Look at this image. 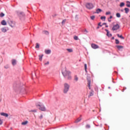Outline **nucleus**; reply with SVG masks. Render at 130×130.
Masks as SVG:
<instances>
[{
	"label": "nucleus",
	"instance_id": "obj_9",
	"mask_svg": "<svg viewBox=\"0 0 130 130\" xmlns=\"http://www.w3.org/2000/svg\"><path fill=\"white\" fill-rule=\"evenodd\" d=\"M91 47L93 49H97V48H99V46L95 44H92Z\"/></svg>",
	"mask_w": 130,
	"mask_h": 130
},
{
	"label": "nucleus",
	"instance_id": "obj_43",
	"mask_svg": "<svg viewBox=\"0 0 130 130\" xmlns=\"http://www.w3.org/2000/svg\"><path fill=\"white\" fill-rule=\"evenodd\" d=\"M5 69H9V65H6L4 67Z\"/></svg>",
	"mask_w": 130,
	"mask_h": 130
},
{
	"label": "nucleus",
	"instance_id": "obj_15",
	"mask_svg": "<svg viewBox=\"0 0 130 130\" xmlns=\"http://www.w3.org/2000/svg\"><path fill=\"white\" fill-rule=\"evenodd\" d=\"M94 95V91L93 90H91L90 92L89 95H88V98H90L91 96H93Z\"/></svg>",
	"mask_w": 130,
	"mask_h": 130
},
{
	"label": "nucleus",
	"instance_id": "obj_3",
	"mask_svg": "<svg viewBox=\"0 0 130 130\" xmlns=\"http://www.w3.org/2000/svg\"><path fill=\"white\" fill-rule=\"evenodd\" d=\"M36 106H39V109L40 110H41V111H46V109L45 108V107L44 106L41 105V103L36 104Z\"/></svg>",
	"mask_w": 130,
	"mask_h": 130
},
{
	"label": "nucleus",
	"instance_id": "obj_49",
	"mask_svg": "<svg viewBox=\"0 0 130 130\" xmlns=\"http://www.w3.org/2000/svg\"><path fill=\"white\" fill-rule=\"evenodd\" d=\"M108 22H111V20L109 19V18H108Z\"/></svg>",
	"mask_w": 130,
	"mask_h": 130
},
{
	"label": "nucleus",
	"instance_id": "obj_39",
	"mask_svg": "<svg viewBox=\"0 0 130 130\" xmlns=\"http://www.w3.org/2000/svg\"><path fill=\"white\" fill-rule=\"evenodd\" d=\"M116 41V44H119V41L117 39L115 40Z\"/></svg>",
	"mask_w": 130,
	"mask_h": 130
},
{
	"label": "nucleus",
	"instance_id": "obj_13",
	"mask_svg": "<svg viewBox=\"0 0 130 130\" xmlns=\"http://www.w3.org/2000/svg\"><path fill=\"white\" fill-rule=\"evenodd\" d=\"M1 115L2 116H5V117H8V116H9V114L4 112L1 113Z\"/></svg>",
	"mask_w": 130,
	"mask_h": 130
},
{
	"label": "nucleus",
	"instance_id": "obj_2",
	"mask_svg": "<svg viewBox=\"0 0 130 130\" xmlns=\"http://www.w3.org/2000/svg\"><path fill=\"white\" fill-rule=\"evenodd\" d=\"M70 90V85L68 83L64 84V88L63 90V92L64 94H67Z\"/></svg>",
	"mask_w": 130,
	"mask_h": 130
},
{
	"label": "nucleus",
	"instance_id": "obj_5",
	"mask_svg": "<svg viewBox=\"0 0 130 130\" xmlns=\"http://www.w3.org/2000/svg\"><path fill=\"white\" fill-rule=\"evenodd\" d=\"M87 86L88 87V88L91 89V78L89 76H87Z\"/></svg>",
	"mask_w": 130,
	"mask_h": 130
},
{
	"label": "nucleus",
	"instance_id": "obj_6",
	"mask_svg": "<svg viewBox=\"0 0 130 130\" xmlns=\"http://www.w3.org/2000/svg\"><path fill=\"white\" fill-rule=\"evenodd\" d=\"M17 15L20 18V19L22 20V18H24L25 16V14L23 12L17 11Z\"/></svg>",
	"mask_w": 130,
	"mask_h": 130
},
{
	"label": "nucleus",
	"instance_id": "obj_50",
	"mask_svg": "<svg viewBox=\"0 0 130 130\" xmlns=\"http://www.w3.org/2000/svg\"><path fill=\"white\" fill-rule=\"evenodd\" d=\"M106 23H103V25H106Z\"/></svg>",
	"mask_w": 130,
	"mask_h": 130
},
{
	"label": "nucleus",
	"instance_id": "obj_23",
	"mask_svg": "<svg viewBox=\"0 0 130 130\" xmlns=\"http://www.w3.org/2000/svg\"><path fill=\"white\" fill-rule=\"evenodd\" d=\"M27 123H28V121H25L22 122L21 123V124L22 125H26V124H27Z\"/></svg>",
	"mask_w": 130,
	"mask_h": 130
},
{
	"label": "nucleus",
	"instance_id": "obj_7",
	"mask_svg": "<svg viewBox=\"0 0 130 130\" xmlns=\"http://www.w3.org/2000/svg\"><path fill=\"white\" fill-rule=\"evenodd\" d=\"M118 29H119V25L118 24L114 25L112 28L113 31H116V30H118Z\"/></svg>",
	"mask_w": 130,
	"mask_h": 130
},
{
	"label": "nucleus",
	"instance_id": "obj_53",
	"mask_svg": "<svg viewBox=\"0 0 130 130\" xmlns=\"http://www.w3.org/2000/svg\"><path fill=\"white\" fill-rule=\"evenodd\" d=\"M2 102V100L0 99V102Z\"/></svg>",
	"mask_w": 130,
	"mask_h": 130
},
{
	"label": "nucleus",
	"instance_id": "obj_37",
	"mask_svg": "<svg viewBox=\"0 0 130 130\" xmlns=\"http://www.w3.org/2000/svg\"><path fill=\"white\" fill-rule=\"evenodd\" d=\"M101 20H103V19H104V21H105V19H106V17H105V16H102L101 17Z\"/></svg>",
	"mask_w": 130,
	"mask_h": 130
},
{
	"label": "nucleus",
	"instance_id": "obj_32",
	"mask_svg": "<svg viewBox=\"0 0 130 130\" xmlns=\"http://www.w3.org/2000/svg\"><path fill=\"white\" fill-rule=\"evenodd\" d=\"M67 50L68 52H73V49H67Z\"/></svg>",
	"mask_w": 130,
	"mask_h": 130
},
{
	"label": "nucleus",
	"instance_id": "obj_42",
	"mask_svg": "<svg viewBox=\"0 0 130 130\" xmlns=\"http://www.w3.org/2000/svg\"><path fill=\"white\" fill-rule=\"evenodd\" d=\"M1 124H3V120L0 118V125H1Z\"/></svg>",
	"mask_w": 130,
	"mask_h": 130
},
{
	"label": "nucleus",
	"instance_id": "obj_47",
	"mask_svg": "<svg viewBox=\"0 0 130 130\" xmlns=\"http://www.w3.org/2000/svg\"><path fill=\"white\" fill-rule=\"evenodd\" d=\"M113 17L112 16H110L109 19H112Z\"/></svg>",
	"mask_w": 130,
	"mask_h": 130
},
{
	"label": "nucleus",
	"instance_id": "obj_28",
	"mask_svg": "<svg viewBox=\"0 0 130 130\" xmlns=\"http://www.w3.org/2000/svg\"><path fill=\"white\" fill-rule=\"evenodd\" d=\"M44 34H46V35H48V34H49V32H48V31L47 30H44L43 31Z\"/></svg>",
	"mask_w": 130,
	"mask_h": 130
},
{
	"label": "nucleus",
	"instance_id": "obj_10",
	"mask_svg": "<svg viewBox=\"0 0 130 130\" xmlns=\"http://www.w3.org/2000/svg\"><path fill=\"white\" fill-rule=\"evenodd\" d=\"M12 64L13 66H16L17 64V60L13 59L12 60Z\"/></svg>",
	"mask_w": 130,
	"mask_h": 130
},
{
	"label": "nucleus",
	"instance_id": "obj_26",
	"mask_svg": "<svg viewBox=\"0 0 130 130\" xmlns=\"http://www.w3.org/2000/svg\"><path fill=\"white\" fill-rule=\"evenodd\" d=\"M101 12H102V10H101V9H98L96 10V13L97 14H99V13H101Z\"/></svg>",
	"mask_w": 130,
	"mask_h": 130
},
{
	"label": "nucleus",
	"instance_id": "obj_1",
	"mask_svg": "<svg viewBox=\"0 0 130 130\" xmlns=\"http://www.w3.org/2000/svg\"><path fill=\"white\" fill-rule=\"evenodd\" d=\"M61 73L64 78H67V76H68V75H71V72L68 71L66 68L62 70Z\"/></svg>",
	"mask_w": 130,
	"mask_h": 130
},
{
	"label": "nucleus",
	"instance_id": "obj_22",
	"mask_svg": "<svg viewBox=\"0 0 130 130\" xmlns=\"http://www.w3.org/2000/svg\"><path fill=\"white\" fill-rule=\"evenodd\" d=\"M124 11H125V13L126 14H127V13H128V12H129V9L126 8L124 9Z\"/></svg>",
	"mask_w": 130,
	"mask_h": 130
},
{
	"label": "nucleus",
	"instance_id": "obj_35",
	"mask_svg": "<svg viewBox=\"0 0 130 130\" xmlns=\"http://www.w3.org/2000/svg\"><path fill=\"white\" fill-rule=\"evenodd\" d=\"M85 127H86V128H90V127H91V126H90L89 124H87V125L85 126Z\"/></svg>",
	"mask_w": 130,
	"mask_h": 130
},
{
	"label": "nucleus",
	"instance_id": "obj_18",
	"mask_svg": "<svg viewBox=\"0 0 130 130\" xmlns=\"http://www.w3.org/2000/svg\"><path fill=\"white\" fill-rule=\"evenodd\" d=\"M82 120V118H78L76 121H75V123H78V122H80V121Z\"/></svg>",
	"mask_w": 130,
	"mask_h": 130
},
{
	"label": "nucleus",
	"instance_id": "obj_25",
	"mask_svg": "<svg viewBox=\"0 0 130 130\" xmlns=\"http://www.w3.org/2000/svg\"><path fill=\"white\" fill-rule=\"evenodd\" d=\"M117 36L119 37V38H121V39H124V38L122 37V35L120 36L119 34H117Z\"/></svg>",
	"mask_w": 130,
	"mask_h": 130
},
{
	"label": "nucleus",
	"instance_id": "obj_56",
	"mask_svg": "<svg viewBox=\"0 0 130 130\" xmlns=\"http://www.w3.org/2000/svg\"><path fill=\"white\" fill-rule=\"evenodd\" d=\"M129 17H130V15H129Z\"/></svg>",
	"mask_w": 130,
	"mask_h": 130
},
{
	"label": "nucleus",
	"instance_id": "obj_44",
	"mask_svg": "<svg viewBox=\"0 0 130 130\" xmlns=\"http://www.w3.org/2000/svg\"><path fill=\"white\" fill-rule=\"evenodd\" d=\"M98 25L100 26V27H102V25H101V22H99Z\"/></svg>",
	"mask_w": 130,
	"mask_h": 130
},
{
	"label": "nucleus",
	"instance_id": "obj_48",
	"mask_svg": "<svg viewBox=\"0 0 130 130\" xmlns=\"http://www.w3.org/2000/svg\"><path fill=\"white\" fill-rule=\"evenodd\" d=\"M31 111H32V112H36V110H35Z\"/></svg>",
	"mask_w": 130,
	"mask_h": 130
},
{
	"label": "nucleus",
	"instance_id": "obj_46",
	"mask_svg": "<svg viewBox=\"0 0 130 130\" xmlns=\"http://www.w3.org/2000/svg\"><path fill=\"white\" fill-rule=\"evenodd\" d=\"M84 32H85L86 34H87V33H88V30H87V29H85Z\"/></svg>",
	"mask_w": 130,
	"mask_h": 130
},
{
	"label": "nucleus",
	"instance_id": "obj_40",
	"mask_svg": "<svg viewBox=\"0 0 130 130\" xmlns=\"http://www.w3.org/2000/svg\"><path fill=\"white\" fill-rule=\"evenodd\" d=\"M111 14V12H107L106 13V15H110Z\"/></svg>",
	"mask_w": 130,
	"mask_h": 130
},
{
	"label": "nucleus",
	"instance_id": "obj_4",
	"mask_svg": "<svg viewBox=\"0 0 130 130\" xmlns=\"http://www.w3.org/2000/svg\"><path fill=\"white\" fill-rule=\"evenodd\" d=\"M86 8L88 10H92L94 8V5L92 3H87L86 4Z\"/></svg>",
	"mask_w": 130,
	"mask_h": 130
},
{
	"label": "nucleus",
	"instance_id": "obj_11",
	"mask_svg": "<svg viewBox=\"0 0 130 130\" xmlns=\"http://www.w3.org/2000/svg\"><path fill=\"white\" fill-rule=\"evenodd\" d=\"M106 32H107V36H108V37H111L112 36V34H109V30L108 29H105Z\"/></svg>",
	"mask_w": 130,
	"mask_h": 130
},
{
	"label": "nucleus",
	"instance_id": "obj_33",
	"mask_svg": "<svg viewBox=\"0 0 130 130\" xmlns=\"http://www.w3.org/2000/svg\"><path fill=\"white\" fill-rule=\"evenodd\" d=\"M84 69H85V71L86 72V73L87 72V64H84Z\"/></svg>",
	"mask_w": 130,
	"mask_h": 130
},
{
	"label": "nucleus",
	"instance_id": "obj_31",
	"mask_svg": "<svg viewBox=\"0 0 130 130\" xmlns=\"http://www.w3.org/2000/svg\"><path fill=\"white\" fill-rule=\"evenodd\" d=\"M74 40H79V37H78L77 36H75L74 37Z\"/></svg>",
	"mask_w": 130,
	"mask_h": 130
},
{
	"label": "nucleus",
	"instance_id": "obj_34",
	"mask_svg": "<svg viewBox=\"0 0 130 130\" xmlns=\"http://www.w3.org/2000/svg\"><path fill=\"white\" fill-rule=\"evenodd\" d=\"M40 46H39V44L38 43H36V48H39Z\"/></svg>",
	"mask_w": 130,
	"mask_h": 130
},
{
	"label": "nucleus",
	"instance_id": "obj_55",
	"mask_svg": "<svg viewBox=\"0 0 130 130\" xmlns=\"http://www.w3.org/2000/svg\"><path fill=\"white\" fill-rule=\"evenodd\" d=\"M109 89H110V87H109Z\"/></svg>",
	"mask_w": 130,
	"mask_h": 130
},
{
	"label": "nucleus",
	"instance_id": "obj_20",
	"mask_svg": "<svg viewBox=\"0 0 130 130\" xmlns=\"http://www.w3.org/2000/svg\"><path fill=\"white\" fill-rule=\"evenodd\" d=\"M117 48H118V49H119V50H120V49H121V48H123V47L122 46H116Z\"/></svg>",
	"mask_w": 130,
	"mask_h": 130
},
{
	"label": "nucleus",
	"instance_id": "obj_41",
	"mask_svg": "<svg viewBox=\"0 0 130 130\" xmlns=\"http://www.w3.org/2000/svg\"><path fill=\"white\" fill-rule=\"evenodd\" d=\"M40 119H42L43 118V115H41L39 117Z\"/></svg>",
	"mask_w": 130,
	"mask_h": 130
},
{
	"label": "nucleus",
	"instance_id": "obj_51",
	"mask_svg": "<svg viewBox=\"0 0 130 130\" xmlns=\"http://www.w3.org/2000/svg\"><path fill=\"white\" fill-rule=\"evenodd\" d=\"M99 28H100L99 26H98L97 27H96V29H99Z\"/></svg>",
	"mask_w": 130,
	"mask_h": 130
},
{
	"label": "nucleus",
	"instance_id": "obj_12",
	"mask_svg": "<svg viewBox=\"0 0 130 130\" xmlns=\"http://www.w3.org/2000/svg\"><path fill=\"white\" fill-rule=\"evenodd\" d=\"M65 79H67V80H72V76H71V74H68L67 76H66V77H64Z\"/></svg>",
	"mask_w": 130,
	"mask_h": 130
},
{
	"label": "nucleus",
	"instance_id": "obj_52",
	"mask_svg": "<svg viewBox=\"0 0 130 130\" xmlns=\"http://www.w3.org/2000/svg\"><path fill=\"white\" fill-rule=\"evenodd\" d=\"M106 28L108 27V25H106Z\"/></svg>",
	"mask_w": 130,
	"mask_h": 130
},
{
	"label": "nucleus",
	"instance_id": "obj_38",
	"mask_svg": "<svg viewBox=\"0 0 130 130\" xmlns=\"http://www.w3.org/2000/svg\"><path fill=\"white\" fill-rule=\"evenodd\" d=\"M5 16V14H4V13H1V14H0V17H1V18H3V17H4Z\"/></svg>",
	"mask_w": 130,
	"mask_h": 130
},
{
	"label": "nucleus",
	"instance_id": "obj_17",
	"mask_svg": "<svg viewBox=\"0 0 130 130\" xmlns=\"http://www.w3.org/2000/svg\"><path fill=\"white\" fill-rule=\"evenodd\" d=\"M1 30L4 33H6V32H7V28H6V27L2 28Z\"/></svg>",
	"mask_w": 130,
	"mask_h": 130
},
{
	"label": "nucleus",
	"instance_id": "obj_14",
	"mask_svg": "<svg viewBox=\"0 0 130 130\" xmlns=\"http://www.w3.org/2000/svg\"><path fill=\"white\" fill-rule=\"evenodd\" d=\"M45 53H46V54H50L51 53V50H45Z\"/></svg>",
	"mask_w": 130,
	"mask_h": 130
},
{
	"label": "nucleus",
	"instance_id": "obj_29",
	"mask_svg": "<svg viewBox=\"0 0 130 130\" xmlns=\"http://www.w3.org/2000/svg\"><path fill=\"white\" fill-rule=\"evenodd\" d=\"M120 7L121 8H122V7H124V3L123 2L121 3L120 4Z\"/></svg>",
	"mask_w": 130,
	"mask_h": 130
},
{
	"label": "nucleus",
	"instance_id": "obj_24",
	"mask_svg": "<svg viewBox=\"0 0 130 130\" xmlns=\"http://www.w3.org/2000/svg\"><path fill=\"white\" fill-rule=\"evenodd\" d=\"M39 60H40V61H41V60H42V57H43V54L39 55Z\"/></svg>",
	"mask_w": 130,
	"mask_h": 130
},
{
	"label": "nucleus",
	"instance_id": "obj_54",
	"mask_svg": "<svg viewBox=\"0 0 130 130\" xmlns=\"http://www.w3.org/2000/svg\"><path fill=\"white\" fill-rule=\"evenodd\" d=\"M112 39H114V37H113V38H112Z\"/></svg>",
	"mask_w": 130,
	"mask_h": 130
},
{
	"label": "nucleus",
	"instance_id": "obj_21",
	"mask_svg": "<svg viewBox=\"0 0 130 130\" xmlns=\"http://www.w3.org/2000/svg\"><path fill=\"white\" fill-rule=\"evenodd\" d=\"M74 80L75 81H76V82H78V81H79V78H78V76H77V75H75L74 76Z\"/></svg>",
	"mask_w": 130,
	"mask_h": 130
},
{
	"label": "nucleus",
	"instance_id": "obj_16",
	"mask_svg": "<svg viewBox=\"0 0 130 130\" xmlns=\"http://www.w3.org/2000/svg\"><path fill=\"white\" fill-rule=\"evenodd\" d=\"M2 25H3L4 26H6L7 25V22H6L5 20H3L1 22Z\"/></svg>",
	"mask_w": 130,
	"mask_h": 130
},
{
	"label": "nucleus",
	"instance_id": "obj_45",
	"mask_svg": "<svg viewBox=\"0 0 130 130\" xmlns=\"http://www.w3.org/2000/svg\"><path fill=\"white\" fill-rule=\"evenodd\" d=\"M49 64V61H47L46 63H45V65Z\"/></svg>",
	"mask_w": 130,
	"mask_h": 130
},
{
	"label": "nucleus",
	"instance_id": "obj_8",
	"mask_svg": "<svg viewBox=\"0 0 130 130\" xmlns=\"http://www.w3.org/2000/svg\"><path fill=\"white\" fill-rule=\"evenodd\" d=\"M8 24L10 27H12V28H14V27H15V23H14L13 21H8Z\"/></svg>",
	"mask_w": 130,
	"mask_h": 130
},
{
	"label": "nucleus",
	"instance_id": "obj_30",
	"mask_svg": "<svg viewBox=\"0 0 130 130\" xmlns=\"http://www.w3.org/2000/svg\"><path fill=\"white\" fill-rule=\"evenodd\" d=\"M66 22H67V19H64L61 22L62 25H64V24H66Z\"/></svg>",
	"mask_w": 130,
	"mask_h": 130
},
{
	"label": "nucleus",
	"instance_id": "obj_27",
	"mask_svg": "<svg viewBox=\"0 0 130 130\" xmlns=\"http://www.w3.org/2000/svg\"><path fill=\"white\" fill-rule=\"evenodd\" d=\"M116 16L117 18H120V17H121L120 13H116Z\"/></svg>",
	"mask_w": 130,
	"mask_h": 130
},
{
	"label": "nucleus",
	"instance_id": "obj_36",
	"mask_svg": "<svg viewBox=\"0 0 130 130\" xmlns=\"http://www.w3.org/2000/svg\"><path fill=\"white\" fill-rule=\"evenodd\" d=\"M90 19H91V20H94L95 19V16L92 15V16H90Z\"/></svg>",
	"mask_w": 130,
	"mask_h": 130
},
{
	"label": "nucleus",
	"instance_id": "obj_19",
	"mask_svg": "<svg viewBox=\"0 0 130 130\" xmlns=\"http://www.w3.org/2000/svg\"><path fill=\"white\" fill-rule=\"evenodd\" d=\"M126 7L128 8H130V2L129 1H126Z\"/></svg>",
	"mask_w": 130,
	"mask_h": 130
}]
</instances>
